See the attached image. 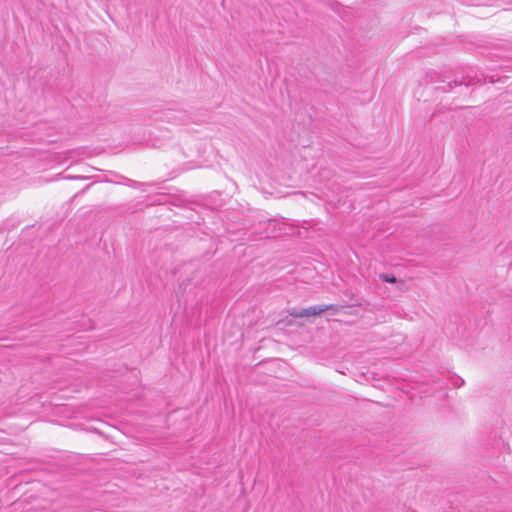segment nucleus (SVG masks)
<instances>
[{
    "label": "nucleus",
    "instance_id": "2",
    "mask_svg": "<svg viewBox=\"0 0 512 512\" xmlns=\"http://www.w3.org/2000/svg\"><path fill=\"white\" fill-rule=\"evenodd\" d=\"M479 82H480V79H478V78L474 79L470 75H467V77L463 78L461 81L454 80L453 82H449L448 87L451 88L452 86H457V85L469 86V85H474Z\"/></svg>",
    "mask_w": 512,
    "mask_h": 512
},
{
    "label": "nucleus",
    "instance_id": "3",
    "mask_svg": "<svg viewBox=\"0 0 512 512\" xmlns=\"http://www.w3.org/2000/svg\"><path fill=\"white\" fill-rule=\"evenodd\" d=\"M380 279L387 283H396L397 279L392 274H380Z\"/></svg>",
    "mask_w": 512,
    "mask_h": 512
},
{
    "label": "nucleus",
    "instance_id": "4",
    "mask_svg": "<svg viewBox=\"0 0 512 512\" xmlns=\"http://www.w3.org/2000/svg\"><path fill=\"white\" fill-rule=\"evenodd\" d=\"M288 313L294 318H302V315H300V309L292 308L288 311Z\"/></svg>",
    "mask_w": 512,
    "mask_h": 512
},
{
    "label": "nucleus",
    "instance_id": "1",
    "mask_svg": "<svg viewBox=\"0 0 512 512\" xmlns=\"http://www.w3.org/2000/svg\"><path fill=\"white\" fill-rule=\"evenodd\" d=\"M339 307L340 306L334 304L310 306L308 308L300 309V315H302V317L316 316L328 310L337 311Z\"/></svg>",
    "mask_w": 512,
    "mask_h": 512
}]
</instances>
